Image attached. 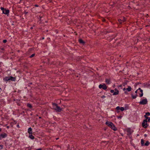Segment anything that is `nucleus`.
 Here are the masks:
<instances>
[{
    "label": "nucleus",
    "mask_w": 150,
    "mask_h": 150,
    "mask_svg": "<svg viewBox=\"0 0 150 150\" xmlns=\"http://www.w3.org/2000/svg\"><path fill=\"white\" fill-rule=\"evenodd\" d=\"M115 92H114L113 93V95H116L118 94V93H119V91L118 90H117V88H115Z\"/></svg>",
    "instance_id": "nucleus-8"
},
{
    "label": "nucleus",
    "mask_w": 150,
    "mask_h": 150,
    "mask_svg": "<svg viewBox=\"0 0 150 150\" xmlns=\"http://www.w3.org/2000/svg\"><path fill=\"white\" fill-rule=\"evenodd\" d=\"M148 101L146 98L143 99L142 101H140L139 103L141 105H145L147 103Z\"/></svg>",
    "instance_id": "nucleus-4"
},
{
    "label": "nucleus",
    "mask_w": 150,
    "mask_h": 150,
    "mask_svg": "<svg viewBox=\"0 0 150 150\" xmlns=\"http://www.w3.org/2000/svg\"><path fill=\"white\" fill-rule=\"evenodd\" d=\"M10 80L12 81H15L16 79L15 77H13L12 76H10Z\"/></svg>",
    "instance_id": "nucleus-15"
},
{
    "label": "nucleus",
    "mask_w": 150,
    "mask_h": 150,
    "mask_svg": "<svg viewBox=\"0 0 150 150\" xmlns=\"http://www.w3.org/2000/svg\"><path fill=\"white\" fill-rule=\"evenodd\" d=\"M52 105L54 109L57 112H60L62 110V108L59 106L56 103H52Z\"/></svg>",
    "instance_id": "nucleus-1"
},
{
    "label": "nucleus",
    "mask_w": 150,
    "mask_h": 150,
    "mask_svg": "<svg viewBox=\"0 0 150 150\" xmlns=\"http://www.w3.org/2000/svg\"><path fill=\"white\" fill-rule=\"evenodd\" d=\"M150 115V113L149 112H147L146 113V115H145L144 116L145 118H146V117H146V116H149Z\"/></svg>",
    "instance_id": "nucleus-19"
},
{
    "label": "nucleus",
    "mask_w": 150,
    "mask_h": 150,
    "mask_svg": "<svg viewBox=\"0 0 150 150\" xmlns=\"http://www.w3.org/2000/svg\"><path fill=\"white\" fill-rule=\"evenodd\" d=\"M105 124L109 127L110 125H111V124H112V122L109 121H107L106 122Z\"/></svg>",
    "instance_id": "nucleus-11"
},
{
    "label": "nucleus",
    "mask_w": 150,
    "mask_h": 150,
    "mask_svg": "<svg viewBox=\"0 0 150 150\" xmlns=\"http://www.w3.org/2000/svg\"><path fill=\"white\" fill-rule=\"evenodd\" d=\"M121 117H122L121 116H119L117 117L118 118H121Z\"/></svg>",
    "instance_id": "nucleus-35"
},
{
    "label": "nucleus",
    "mask_w": 150,
    "mask_h": 150,
    "mask_svg": "<svg viewBox=\"0 0 150 150\" xmlns=\"http://www.w3.org/2000/svg\"><path fill=\"white\" fill-rule=\"evenodd\" d=\"M1 129L0 128V132H1Z\"/></svg>",
    "instance_id": "nucleus-50"
},
{
    "label": "nucleus",
    "mask_w": 150,
    "mask_h": 150,
    "mask_svg": "<svg viewBox=\"0 0 150 150\" xmlns=\"http://www.w3.org/2000/svg\"><path fill=\"white\" fill-rule=\"evenodd\" d=\"M121 19L122 20V21L123 22H125L126 21V18L125 17L122 18Z\"/></svg>",
    "instance_id": "nucleus-20"
},
{
    "label": "nucleus",
    "mask_w": 150,
    "mask_h": 150,
    "mask_svg": "<svg viewBox=\"0 0 150 150\" xmlns=\"http://www.w3.org/2000/svg\"><path fill=\"white\" fill-rule=\"evenodd\" d=\"M141 88H139L138 89V90H141Z\"/></svg>",
    "instance_id": "nucleus-46"
},
{
    "label": "nucleus",
    "mask_w": 150,
    "mask_h": 150,
    "mask_svg": "<svg viewBox=\"0 0 150 150\" xmlns=\"http://www.w3.org/2000/svg\"><path fill=\"white\" fill-rule=\"evenodd\" d=\"M126 84H127L126 83H123V86H125V85H126Z\"/></svg>",
    "instance_id": "nucleus-40"
},
{
    "label": "nucleus",
    "mask_w": 150,
    "mask_h": 150,
    "mask_svg": "<svg viewBox=\"0 0 150 150\" xmlns=\"http://www.w3.org/2000/svg\"><path fill=\"white\" fill-rule=\"evenodd\" d=\"M110 92L111 93H114V90H111L110 91Z\"/></svg>",
    "instance_id": "nucleus-32"
},
{
    "label": "nucleus",
    "mask_w": 150,
    "mask_h": 150,
    "mask_svg": "<svg viewBox=\"0 0 150 150\" xmlns=\"http://www.w3.org/2000/svg\"><path fill=\"white\" fill-rule=\"evenodd\" d=\"M17 126L18 127H20L19 126V125H17Z\"/></svg>",
    "instance_id": "nucleus-42"
},
{
    "label": "nucleus",
    "mask_w": 150,
    "mask_h": 150,
    "mask_svg": "<svg viewBox=\"0 0 150 150\" xmlns=\"http://www.w3.org/2000/svg\"><path fill=\"white\" fill-rule=\"evenodd\" d=\"M24 13L25 14H27L28 13V12H25Z\"/></svg>",
    "instance_id": "nucleus-43"
},
{
    "label": "nucleus",
    "mask_w": 150,
    "mask_h": 150,
    "mask_svg": "<svg viewBox=\"0 0 150 150\" xmlns=\"http://www.w3.org/2000/svg\"><path fill=\"white\" fill-rule=\"evenodd\" d=\"M105 97V96H103L101 97V98H104Z\"/></svg>",
    "instance_id": "nucleus-33"
},
{
    "label": "nucleus",
    "mask_w": 150,
    "mask_h": 150,
    "mask_svg": "<svg viewBox=\"0 0 150 150\" xmlns=\"http://www.w3.org/2000/svg\"><path fill=\"white\" fill-rule=\"evenodd\" d=\"M109 127L114 131H116L117 129V128L115 127L112 123V124H111V125H110Z\"/></svg>",
    "instance_id": "nucleus-7"
},
{
    "label": "nucleus",
    "mask_w": 150,
    "mask_h": 150,
    "mask_svg": "<svg viewBox=\"0 0 150 150\" xmlns=\"http://www.w3.org/2000/svg\"><path fill=\"white\" fill-rule=\"evenodd\" d=\"M145 135V136H146V134H145V135Z\"/></svg>",
    "instance_id": "nucleus-54"
},
{
    "label": "nucleus",
    "mask_w": 150,
    "mask_h": 150,
    "mask_svg": "<svg viewBox=\"0 0 150 150\" xmlns=\"http://www.w3.org/2000/svg\"><path fill=\"white\" fill-rule=\"evenodd\" d=\"M147 119H148V121H149L150 120V117H146V118Z\"/></svg>",
    "instance_id": "nucleus-30"
},
{
    "label": "nucleus",
    "mask_w": 150,
    "mask_h": 150,
    "mask_svg": "<svg viewBox=\"0 0 150 150\" xmlns=\"http://www.w3.org/2000/svg\"><path fill=\"white\" fill-rule=\"evenodd\" d=\"M49 1L50 2H51L52 1V0H49Z\"/></svg>",
    "instance_id": "nucleus-48"
},
{
    "label": "nucleus",
    "mask_w": 150,
    "mask_h": 150,
    "mask_svg": "<svg viewBox=\"0 0 150 150\" xmlns=\"http://www.w3.org/2000/svg\"><path fill=\"white\" fill-rule=\"evenodd\" d=\"M147 121L146 119L144 120L142 123V126L144 128H146L147 125Z\"/></svg>",
    "instance_id": "nucleus-2"
},
{
    "label": "nucleus",
    "mask_w": 150,
    "mask_h": 150,
    "mask_svg": "<svg viewBox=\"0 0 150 150\" xmlns=\"http://www.w3.org/2000/svg\"><path fill=\"white\" fill-rule=\"evenodd\" d=\"M1 138H4L7 136V134H6L5 133H4L2 134H1V135H0Z\"/></svg>",
    "instance_id": "nucleus-9"
},
{
    "label": "nucleus",
    "mask_w": 150,
    "mask_h": 150,
    "mask_svg": "<svg viewBox=\"0 0 150 150\" xmlns=\"http://www.w3.org/2000/svg\"><path fill=\"white\" fill-rule=\"evenodd\" d=\"M29 137L30 139H34V137L32 135V134H29Z\"/></svg>",
    "instance_id": "nucleus-13"
},
{
    "label": "nucleus",
    "mask_w": 150,
    "mask_h": 150,
    "mask_svg": "<svg viewBox=\"0 0 150 150\" xmlns=\"http://www.w3.org/2000/svg\"><path fill=\"white\" fill-rule=\"evenodd\" d=\"M4 80L6 81L10 80V76L5 77L4 79Z\"/></svg>",
    "instance_id": "nucleus-10"
},
{
    "label": "nucleus",
    "mask_w": 150,
    "mask_h": 150,
    "mask_svg": "<svg viewBox=\"0 0 150 150\" xmlns=\"http://www.w3.org/2000/svg\"><path fill=\"white\" fill-rule=\"evenodd\" d=\"M28 133L29 134H32V129L31 127H30L28 129Z\"/></svg>",
    "instance_id": "nucleus-12"
},
{
    "label": "nucleus",
    "mask_w": 150,
    "mask_h": 150,
    "mask_svg": "<svg viewBox=\"0 0 150 150\" xmlns=\"http://www.w3.org/2000/svg\"><path fill=\"white\" fill-rule=\"evenodd\" d=\"M27 105L28 107L29 108H31L32 107V106L31 105V104H29V103L27 104Z\"/></svg>",
    "instance_id": "nucleus-21"
},
{
    "label": "nucleus",
    "mask_w": 150,
    "mask_h": 150,
    "mask_svg": "<svg viewBox=\"0 0 150 150\" xmlns=\"http://www.w3.org/2000/svg\"><path fill=\"white\" fill-rule=\"evenodd\" d=\"M120 110L122 111H123L124 110V108L123 107H121L120 108Z\"/></svg>",
    "instance_id": "nucleus-26"
},
{
    "label": "nucleus",
    "mask_w": 150,
    "mask_h": 150,
    "mask_svg": "<svg viewBox=\"0 0 150 150\" xmlns=\"http://www.w3.org/2000/svg\"><path fill=\"white\" fill-rule=\"evenodd\" d=\"M122 86V85H121L119 86V87H121Z\"/></svg>",
    "instance_id": "nucleus-44"
},
{
    "label": "nucleus",
    "mask_w": 150,
    "mask_h": 150,
    "mask_svg": "<svg viewBox=\"0 0 150 150\" xmlns=\"http://www.w3.org/2000/svg\"><path fill=\"white\" fill-rule=\"evenodd\" d=\"M35 54H32L31 56H30V58H32V57H33L35 56Z\"/></svg>",
    "instance_id": "nucleus-28"
},
{
    "label": "nucleus",
    "mask_w": 150,
    "mask_h": 150,
    "mask_svg": "<svg viewBox=\"0 0 150 150\" xmlns=\"http://www.w3.org/2000/svg\"><path fill=\"white\" fill-rule=\"evenodd\" d=\"M1 50H4V49L3 48H2L1 49Z\"/></svg>",
    "instance_id": "nucleus-45"
},
{
    "label": "nucleus",
    "mask_w": 150,
    "mask_h": 150,
    "mask_svg": "<svg viewBox=\"0 0 150 150\" xmlns=\"http://www.w3.org/2000/svg\"><path fill=\"white\" fill-rule=\"evenodd\" d=\"M31 29H33V28H32V27H31Z\"/></svg>",
    "instance_id": "nucleus-52"
},
{
    "label": "nucleus",
    "mask_w": 150,
    "mask_h": 150,
    "mask_svg": "<svg viewBox=\"0 0 150 150\" xmlns=\"http://www.w3.org/2000/svg\"><path fill=\"white\" fill-rule=\"evenodd\" d=\"M116 109L117 110H120V108L119 106H117L116 108Z\"/></svg>",
    "instance_id": "nucleus-29"
},
{
    "label": "nucleus",
    "mask_w": 150,
    "mask_h": 150,
    "mask_svg": "<svg viewBox=\"0 0 150 150\" xmlns=\"http://www.w3.org/2000/svg\"><path fill=\"white\" fill-rule=\"evenodd\" d=\"M125 90H126V89L125 88H124L123 89V90L124 91H125Z\"/></svg>",
    "instance_id": "nucleus-38"
},
{
    "label": "nucleus",
    "mask_w": 150,
    "mask_h": 150,
    "mask_svg": "<svg viewBox=\"0 0 150 150\" xmlns=\"http://www.w3.org/2000/svg\"><path fill=\"white\" fill-rule=\"evenodd\" d=\"M16 102L17 103V104L18 105H20V103L19 102V100H17V101Z\"/></svg>",
    "instance_id": "nucleus-25"
},
{
    "label": "nucleus",
    "mask_w": 150,
    "mask_h": 150,
    "mask_svg": "<svg viewBox=\"0 0 150 150\" xmlns=\"http://www.w3.org/2000/svg\"><path fill=\"white\" fill-rule=\"evenodd\" d=\"M122 20L120 19H119L118 20V21L119 22V23H120L121 24H122Z\"/></svg>",
    "instance_id": "nucleus-24"
},
{
    "label": "nucleus",
    "mask_w": 150,
    "mask_h": 150,
    "mask_svg": "<svg viewBox=\"0 0 150 150\" xmlns=\"http://www.w3.org/2000/svg\"><path fill=\"white\" fill-rule=\"evenodd\" d=\"M35 6L36 7H38V5L36 4L35 5Z\"/></svg>",
    "instance_id": "nucleus-36"
},
{
    "label": "nucleus",
    "mask_w": 150,
    "mask_h": 150,
    "mask_svg": "<svg viewBox=\"0 0 150 150\" xmlns=\"http://www.w3.org/2000/svg\"><path fill=\"white\" fill-rule=\"evenodd\" d=\"M140 91L141 93H142V92H143V90L142 89H141V90H140Z\"/></svg>",
    "instance_id": "nucleus-39"
},
{
    "label": "nucleus",
    "mask_w": 150,
    "mask_h": 150,
    "mask_svg": "<svg viewBox=\"0 0 150 150\" xmlns=\"http://www.w3.org/2000/svg\"><path fill=\"white\" fill-rule=\"evenodd\" d=\"M7 42V40H3V42L4 43H5Z\"/></svg>",
    "instance_id": "nucleus-31"
},
{
    "label": "nucleus",
    "mask_w": 150,
    "mask_h": 150,
    "mask_svg": "<svg viewBox=\"0 0 150 150\" xmlns=\"http://www.w3.org/2000/svg\"><path fill=\"white\" fill-rule=\"evenodd\" d=\"M105 82L107 84H109L110 83V80L109 79H106L105 80Z\"/></svg>",
    "instance_id": "nucleus-18"
},
{
    "label": "nucleus",
    "mask_w": 150,
    "mask_h": 150,
    "mask_svg": "<svg viewBox=\"0 0 150 150\" xmlns=\"http://www.w3.org/2000/svg\"><path fill=\"white\" fill-rule=\"evenodd\" d=\"M150 143L149 141H147L144 144V145L145 146H148L149 145Z\"/></svg>",
    "instance_id": "nucleus-17"
},
{
    "label": "nucleus",
    "mask_w": 150,
    "mask_h": 150,
    "mask_svg": "<svg viewBox=\"0 0 150 150\" xmlns=\"http://www.w3.org/2000/svg\"><path fill=\"white\" fill-rule=\"evenodd\" d=\"M31 148L30 147H26L25 149V150H31Z\"/></svg>",
    "instance_id": "nucleus-23"
},
{
    "label": "nucleus",
    "mask_w": 150,
    "mask_h": 150,
    "mask_svg": "<svg viewBox=\"0 0 150 150\" xmlns=\"http://www.w3.org/2000/svg\"><path fill=\"white\" fill-rule=\"evenodd\" d=\"M32 84V82H30V83H29L28 84V86H29V84Z\"/></svg>",
    "instance_id": "nucleus-37"
},
{
    "label": "nucleus",
    "mask_w": 150,
    "mask_h": 150,
    "mask_svg": "<svg viewBox=\"0 0 150 150\" xmlns=\"http://www.w3.org/2000/svg\"><path fill=\"white\" fill-rule=\"evenodd\" d=\"M1 9L3 13L4 14L7 15L9 13V11L8 10H6V9H4V8L1 7Z\"/></svg>",
    "instance_id": "nucleus-3"
},
{
    "label": "nucleus",
    "mask_w": 150,
    "mask_h": 150,
    "mask_svg": "<svg viewBox=\"0 0 150 150\" xmlns=\"http://www.w3.org/2000/svg\"><path fill=\"white\" fill-rule=\"evenodd\" d=\"M132 89V88L130 86H128V88H127L126 89V91H125V93L126 94H127L128 93L127 91L129 92L131 91Z\"/></svg>",
    "instance_id": "nucleus-6"
},
{
    "label": "nucleus",
    "mask_w": 150,
    "mask_h": 150,
    "mask_svg": "<svg viewBox=\"0 0 150 150\" xmlns=\"http://www.w3.org/2000/svg\"><path fill=\"white\" fill-rule=\"evenodd\" d=\"M99 88H102L103 89L105 90L107 89V87L105 84H103L102 85L101 84L99 85Z\"/></svg>",
    "instance_id": "nucleus-5"
},
{
    "label": "nucleus",
    "mask_w": 150,
    "mask_h": 150,
    "mask_svg": "<svg viewBox=\"0 0 150 150\" xmlns=\"http://www.w3.org/2000/svg\"><path fill=\"white\" fill-rule=\"evenodd\" d=\"M39 118L40 119V118H41V117H39Z\"/></svg>",
    "instance_id": "nucleus-51"
},
{
    "label": "nucleus",
    "mask_w": 150,
    "mask_h": 150,
    "mask_svg": "<svg viewBox=\"0 0 150 150\" xmlns=\"http://www.w3.org/2000/svg\"><path fill=\"white\" fill-rule=\"evenodd\" d=\"M6 127H7V128H8L9 127L8 126H7Z\"/></svg>",
    "instance_id": "nucleus-49"
},
{
    "label": "nucleus",
    "mask_w": 150,
    "mask_h": 150,
    "mask_svg": "<svg viewBox=\"0 0 150 150\" xmlns=\"http://www.w3.org/2000/svg\"><path fill=\"white\" fill-rule=\"evenodd\" d=\"M2 91L1 89L0 88V92L1 91Z\"/></svg>",
    "instance_id": "nucleus-47"
},
{
    "label": "nucleus",
    "mask_w": 150,
    "mask_h": 150,
    "mask_svg": "<svg viewBox=\"0 0 150 150\" xmlns=\"http://www.w3.org/2000/svg\"><path fill=\"white\" fill-rule=\"evenodd\" d=\"M79 42L80 43L83 44H84L85 42L81 39H79Z\"/></svg>",
    "instance_id": "nucleus-14"
},
{
    "label": "nucleus",
    "mask_w": 150,
    "mask_h": 150,
    "mask_svg": "<svg viewBox=\"0 0 150 150\" xmlns=\"http://www.w3.org/2000/svg\"><path fill=\"white\" fill-rule=\"evenodd\" d=\"M138 90H137L135 91V93H137V91H138Z\"/></svg>",
    "instance_id": "nucleus-41"
},
{
    "label": "nucleus",
    "mask_w": 150,
    "mask_h": 150,
    "mask_svg": "<svg viewBox=\"0 0 150 150\" xmlns=\"http://www.w3.org/2000/svg\"><path fill=\"white\" fill-rule=\"evenodd\" d=\"M143 92L141 93L140 94H139V97H142L143 96Z\"/></svg>",
    "instance_id": "nucleus-27"
},
{
    "label": "nucleus",
    "mask_w": 150,
    "mask_h": 150,
    "mask_svg": "<svg viewBox=\"0 0 150 150\" xmlns=\"http://www.w3.org/2000/svg\"><path fill=\"white\" fill-rule=\"evenodd\" d=\"M3 148V146L1 145H0V149H1Z\"/></svg>",
    "instance_id": "nucleus-34"
},
{
    "label": "nucleus",
    "mask_w": 150,
    "mask_h": 150,
    "mask_svg": "<svg viewBox=\"0 0 150 150\" xmlns=\"http://www.w3.org/2000/svg\"><path fill=\"white\" fill-rule=\"evenodd\" d=\"M137 95H136L135 96H133V95H132V97L133 99H135V98H136L137 97Z\"/></svg>",
    "instance_id": "nucleus-22"
},
{
    "label": "nucleus",
    "mask_w": 150,
    "mask_h": 150,
    "mask_svg": "<svg viewBox=\"0 0 150 150\" xmlns=\"http://www.w3.org/2000/svg\"><path fill=\"white\" fill-rule=\"evenodd\" d=\"M42 39H44V38H42Z\"/></svg>",
    "instance_id": "nucleus-53"
},
{
    "label": "nucleus",
    "mask_w": 150,
    "mask_h": 150,
    "mask_svg": "<svg viewBox=\"0 0 150 150\" xmlns=\"http://www.w3.org/2000/svg\"><path fill=\"white\" fill-rule=\"evenodd\" d=\"M144 141L143 139H142L141 140V144L142 146H143L144 145Z\"/></svg>",
    "instance_id": "nucleus-16"
}]
</instances>
